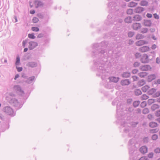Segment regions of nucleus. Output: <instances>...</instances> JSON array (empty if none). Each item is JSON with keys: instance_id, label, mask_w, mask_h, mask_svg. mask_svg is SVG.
<instances>
[{"instance_id": "1", "label": "nucleus", "mask_w": 160, "mask_h": 160, "mask_svg": "<svg viewBox=\"0 0 160 160\" xmlns=\"http://www.w3.org/2000/svg\"><path fill=\"white\" fill-rule=\"evenodd\" d=\"M108 42L103 41L100 43L94 44L92 46V57L93 58V66L92 69L97 72L96 75L101 76L102 80L105 79L106 76L107 66L106 62L109 57L107 50L103 48L107 47Z\"/></svg>"}, {"instance_id": "2", "label": "nucleus", "mask_w": 160, "mask_h": 160, "mask_svg": "<svg viewBox=\"0 0 160 160\" xmlns=\"http://www.w3.org/2000/svg\"><path fill=\"white\" fill-rule=\"evenodd\" d=\"M15 96L13 93H10L7 98L9 103L14 107L16 110H18L21 108L22 105L20 104L18 102V99L15 98Z\"/></svg>"}, {"instance_id": "3", "label": "nucleus", "mask_w": 160, "mask_h": 160, "mask_svg": "<svg viewBox=\"0 0 160 160\" xmlns=\"http://www.w3.org/2000/svg\"><path fill=\"white\" fill-rule=\"evenodd\" d=\"M49 40L50 39L48 35L42 38L41 40H38L39 46L41 48L43 49L49 42Z\"/></svg>"}, {"instance_id": "4", "label": "nucleus", "mask_w": 160, "mask_h": 160, "mask_svg": "<svg viewBox=\"0 0 160 160\" xmlns=\"http://www.w3.org/2000/svg\"><path fill=\"white\" fill-rule=\"evenodd\" d=\"M153 55L152 58H150V56H148L147 54H144L141 56L140 58V61L142 63H148L150 61H151L153 58L155 57V54L154 52H153Z\"/></svg>"}, {"instance_id": "5", "label": "nucleus", "mask_w": 160, "mask_h": 160, "mask_svg": "<svg viewBox=\"0 0 160 160\" xmlns=\"http://www.w3.org/2000/svg\"><path fill=\"white\" fill-rule=\"evenodd\" d=\"M3 111L6 113L12 116H14L15 115L13 109L10 106L5 107L3 109Z\"/></svg>"}, {"instance_id": "6", "label": "nucleus", "mask_w": 160, "mask_h": 160, "mask_svg": "<svg viewBox=\"0 0 160 160\" xmlns=\"http://www.w3.org/2000/svg\"><path fill=\"white\" fill-rule=\"evenodd\" d=\"M13 90L18 94L23 96L24 94V91L20 85H14L13 88Z\"/></svg>"}, {"instance_id": "7", "label": "nucleus", "mask_w": 160, "mask_h": 160, "mask_svg": "<svg viewBox=\"0 0 160 160\" xmlns=\"http://www.w3.org/2000/svg\"><path fill=\"white\" fill-rule=\"evenodd\" d=\"M108 19L105 22V24L108 25H110L113 23L115 24V21H113V19L111 17V15H109L107 17Z\"/></svg>"}, {"instance_id": "8", "label": "nucleus", "mask_w": 160, "mask_h": 160, "mask_svg": "<svg viewBox=\"0 0 160 160\" xmlns=\"http://www.w3.org/2000/svg\"><path fill=\"white\" fill-rule=\"evenodd\" d=\"M139 69L141 71H148L151 70L152 68L150 65H144L140 66Z\"/></svg>"}, {"instance_id": "9", "label": "nucleus", "mask_w": 160, "mask_h": 160, "mask_svg": "<svg viewBox=\"0 0 160 160\" xmlns=\"http://www.w3.org/2000/svg\"><path fill=\"white\" fill-rule=\"evenodd\" d=\"M140 23L138 22L134 23L132 25V27L135 30H138L141 28Z\"/></svg>"}, {"instance_id": "10", "label": "nucleus", "mask_w": 160, "mask_h": 160, "mask_svg": "<svg viewBox=\"0 0 160 160\" xmlns=\"http://www.w3.org/2000/svg\"><path fill=\"white\" fill-rule=\"evenodd\" d=\"M29 48L30 50H32L38 46V43H37L34 42H29Z\"/></svg>"}, {"instance_id": "11", "label": "nucleus", "mask_w": 160, "mask_h": 160, "mask_svg": "<svg viewBox=\"0 0 160 160\" xmlns=\"http://www.w3.org/2000/svg\"><path fill=\"white\" fill-rule=\"evenodd\" d=\"M148 43V42L144 40H140L136 42L135 44L136 46H140L144 44H147Z\"/></svg>"}, {"instance_id": "12", "label": "nucleus", "mask_w": 160, "mask_h": 160, "mask_svg": "<svg viewBox=\"0 0 160 160\" xmlns=\"http://www.w3.org/2000/svg\"><path fill=\"white\" fill-rule=\"evenodd\" d=\"M34 3L35 7L36 8L39 7L43 6V3L42 2L38 0H35L34 1Z\"/></svg>"}, {"instance_id": "13", "label": "nucleus", "mask_w": 160, "mask_h": 160, "mask_svg": "<svg viewBox=\"0 0 160 160\" xmlns=\"http://www.w3.org/2000/svg\"><path fill=\"white\" fill-rule=\"evenodd\" d=\"M143 24L145 26L150 27L151 25L152 22L149 20L144 19L143 21Z\"/></svg>"}, {"instance_id": "14", "label": "nucleus", "mask_w": 160, "mask_h": 160, "mask_svg": "<svg viewBox=\"0 0 160 160\" xmlns=\"http://www.w3.org/2000/svg\"><path fill=\"white\" fill-rule=\"evenodd\" d=\"M135 148V145L129 146V153L130 156L132 155V154Z\"/></svg>"}, {"instance_id": "15", "label": "nucleus", "mask_w": 160, "mask_h": 160, "mask_svg": "<svg viewBox=\"0 0 160 160\" xmlns=\"http://www.w3.org/2000/svg\"><path fill=\"white\" fill-rule=\"evenodd\" d=\"M121 83L122 86L128 85L130 83V82L129 79L122 80L121 81Z\"/></svg>"}, {"instance_id": "16", "label": "nucleus", "mask_w": 160, "mask_h": 160, "mask_svg": "<svg viewBox=\"0 0 160 160\" xmlns=\"http://www.w3.org/2000/svg\"><path fill=\"white\" fill-rule=\"evenodd\" d=\"M139 151L141 153L144 154L147 152L148 148L145 146H143L140 148Z\"/></svg>"}, {"instance_id": "17", "label": "nucleus", "mask_w": 160, "mask_h": 160, "mask_svg": "<svg viewBox=\"0 0 160 160\" xmlns=\"http://www.w3.org/2000/svg\"><path fill=\"white\" fill-rule=\"evenodd\" d=\"M38 65L37 63L34 62H29L27 64V66L32 68L36 67Z\"/></svg>"}, {"instance_id": "18", "label": "nucleus", "mask_w": 160, "mask_h": 160, "mask_svg": "<svg viewBox=\"0 0 160 160\" xmlns=\"http://www.w3.org/2000/svg\"><path fill=\"white\" fill-rule=\"evenodd\" d=\"M142 16L138 14L136 15L133 17V20L134 21H139L142 19Z\"/></svg>"}, {"instance_id": "19", "label": "nucleus", "mask_w": 160, "mask_h": 160, "mask_svg": "<svg viewBox=\"0 0 160 160\" xmlns=\"http://www.w3.org/2000/svg\"><path fill=\"white\" fill-rule=\"evenodd\" d=\"M35 76H33L31 77L28 78L25 81V82L29 84L32 83L33 82V81L35 79Z\"/></svg>"}, {"instance_id": "20", "label": "nucleus", "mask_w": 160, "mask_h": 160, "mask_svg": "<svg viewBox=\"0 0 160 160\" xmlns=\"http://www.w3.org/2000/svg\"><path fill=\"white\" fill-rule=\"evenodd\" d=\"M150 49L149 48L148 46H144L140 48V51L142 52H147Z\"/></svg>"}, {"instance_id": "21", "label": "nucleus", "mask_w": 160, "mask_h": 160, "mask_svg": "<svg viewBox=\"0 0 160 160\" xmlns=\"http://www.w3.org/2000/svg\"><path fill=\"white\" fill-rule=\"evenodd\" d=\"M110 81L114 82H117L119 80V78L115 77H112L109 78Z\"/></svg>"}, {"instance_id": "22", "label": "nucleus", "mask_w": 160, "mask_h": 160, "mask_svg": "<svg viewBox=\"0 0 160 160\" xmlns=\"http://www.w3.org/2000/svg\"><path fill=\"white\" fill-rule=\"evenodd\" d=\"M155 78L156 76L155 74L150 75L148 76L147 80L148 82H150L154 79Z\"/></svg>"}, {"instance_id": "23", "label": "nucleus", "mask_w": 160, "mask_h": 160, "mask_svg": "<svg viewBox=\"0 0 160 160\" xmlns=\"http://www.w3.org/2000/svg\"><path fill=\"white\" fill-rule=\"evenodd\" d=\"M131 75V73L129 72H123L122 75V76L123 78H129Z\"/></svg>"}, {"instance_id": "24", "label": "nucleus", "mask_w": 160, "mask_h": 160, "mask_svg": "<svg viewBox=\"0 0 160 160\" xmlns=\"http://www.w3.org/2000/svg\"><path fill=\"white\" fill-rule=\"evenodd\" d=\"M144 10V8L141 7H138L135 9L136 12L137 13H141Z\"/></svg>"}, {"instance_id": "25", "label": "nucleus", "mask_w": 160, "mask_h": 160, "mask_svg": "<svg viewBox=\"0 0 160 160\" xmlns=\"http://www.w3.org/2000/svg\"><path fill=\"white\" fill-rule=\"evenodd\" d=\"M160 107V106L159 105L154 104L152 105L151 107V109L152 111H154L156 109L159 108Z\"/></svg>"}, {"instance_id": "26", "label": "nucleus", "mask_w": 160, "mask_h": 160, "mask_svg": "<svg viewBox=\"0 0 160 160\" xmlns=\"http://www.w3.org/2000/svg\"><path fill=\"white\" fill-rule=\"evenodd\" d=\"M149 126L151 128H154L157 127L158 124L157 123L155 122H152L149 123Z\"/></svg>"}, {"instance_id": "27", "label": "nucleus", "mask_w": 160, "mask_h": 160, "mask_svg": "<svg viewBox=\"0 0 160 160\" xmlns=\"http://www.w3.org/2000/svg\"><path fill=\"white\" fill-rule=\"evenodd\" d=\"M47 36V34L45 32H43L40 33H39L38 34L37 38H44L45 37H46Z\"/></svg>"}, {"instance_id": "28", "label": "nucleus", "mask_w": 160, "mask_h": 160, "mask_svg": "<svg viewBox=\"0 0 160 160\" xmlns=\"http://www.w3.org/2000/svg\"><path fill=\"white\" fill-rule=\"evenodd\" d=\"M148 74V73L145 72H141L138 73L139 76L141 78H144Z\"/></svg>"}, {"instance_id": "29", "label": "nucleus", "mask_w": 160, "mask_h": 160, "mask_svg": "<svg viewBox=\"0 0 160 160\" xmlns=\"http://www.w3.org/2000/svg\"><path fill=\"white\" fill-rule=\"evenodd\" d=\"M156 89L155 88H152L150 89L148 91V93L149 95H152L155 92H156Z\"/></svg>"}, {"instance_id": "30", "label": "nucleus", "mask_w": 160, "mask_h": 160, "mask_svg": "<svg viewBox=\"0 0 160 160\" xmlns=\"http://www.w3.org/2000/svg\"><path fill=\"white\" fill-rule=\"evenodd\" d=\"M135 141V138H133L132 139H131L129 140L128 142V146H131L132 145H133L134 144V142Z\"/></svg>"}, {"instance_id": "31", "label": "nucleus", "mask_w": 160, "mask_h": 160, "mask_svg": "<svg viewBox=\"0 0 160 160\" xmlns=\"http://www.w3.org/2000/svg\"><path fill=\"white\" fill-rule=\"evenodd\" d=\"M135 94L136 96H139L141 95L142 92L141 90L139 89H136L134 91Z\"/></svg>"}, {"instance_id": "32", "label": "nucleus", "mask_w": 160, "mask_h": 160, "mask_svg": "<svg viewBox=\"0 0 160 160\" xmlns=\"http://www.w3.org/2000/svg\"><path fill=\"white\" fill-rule=\"evenodd\" d=\"M125 21L126 22L128 23H130L132 22V18L131 17L129 16L126 18L125 19Z\"/></svg>"}, {"instance_id": "33", "label": "nucleus", "mask_w": 160, "mask_h": 160, "mask_svg": "<svg viewBox=\"0 0 160 160\" xmlns=\"http://www.w3.org/2000/svg\"><path fill=\"white\" fill-rule=\"evenodd\" d=\"M150 87L148 85H146L142 88V90L143 92H146L149 88Z\"/></svg>"}, {"instance_id": "34", "label": "nucleus", "mask_w": 160, "mask_h": 160, "mask_svg": "<svg viewBox=\"0 0 160 160\" xmlns=\"http://www.w3.org/2000/svg\"><path fill=\"white\" fill-rule=\"evenodd\" d=\"M155 101L156 99H149L148 101V104L149 105H150L155 102Z\"/></svg>"}, {"instance_id": "35", "label": "nucleus", "mask_w": 160, "mask_h": 160, "mask_svg": "<svg viewBox=\"0 0 160 160\" xmlns=\"http://www.w3.org/2000/svg\"><path fill=\"white\" fill-rule=\"evenodd\" d=\"M140 102L139 101H134L133 103V105L135 108L137 107L140 104Z\"/></svg>"}, {"instance_id": "36", "label": "nucleus", "mask_w": 160, "mask_h": 160, "mask_svg": "<svg viewBox=\"0 0 160 160\" xmlns=\"http://www.w3.org/2000/svg\"><path fill=\"white\" fill-rule=\"evenodd\" d=\"M148 2L145 0H142L141 1L140 4L142 6H147L148 5Z\"/></svg>"}, {"instance_id": "37", "label": "nucleus", "mask_w": 160, "mask_h": 160, "mask_svg": "<svg viewBox=\"0 0 160 160\" xmlns=\"http://www.w3.org/2000/svg\"><path fill=\"white\" fill-rule=\"evenodd\" d=\"M137 4V3L134 2H131L129 3L128 6L130 7H134L136 6Z\"/></svg>"}, {"instance_id": "38", "label": "nucleus", "mask_w": 160, "mask_h": 160, "mask_svg": "<svg viewBox=\"0 0 160 160\" xmlns=\"http://www.w3.org/2000/svg\"><path fill=\"white\" fill-rule=\"evenodd\" d=\"M20 62V58L19 56H17L16 58L15 65L17 66L19 65Z\"/></svg>"}, {"instance_id": "39", "label": "nucleus", "mask_w": 160, "mask_h": 160, "mask_svg": "<svg viewBox=\"0 0 160 160\" xmlns=\"http://www.w3.org/2000/svg\"><path fill=\"white\" fill-rule=\"evenodd\" d=\"M145 83V81L143 79L140 80L138 82V84L141 86H142Z\"/></svg>"}, {"instance_id": "40", "label": "nucleus", "mask_w": 160, "mask_h": 160, "mask_svg": "<svg viewBox=\"0 0 160 160\" xmlns=\"http://www.w3.org/2000/svg\"><path fill=\"white\" fill-rule=\"evenodd\" d=\"M158 130L159 129L158 128L150 129L149 130V132L151 133H156L158 132Z\"/></svg>"}, {"instance_id": "41", "label": "nucleus", "mask_w": 160, "mask_h": 160, "mask_svg": "<svg viewBox=\"0 0 160 160\" xmlns=\"http://www.w3.org/2000/svg\"><path fill=\"white\" fill-rule=\"evenodd\" d=\"M149 98V97L148 96L146 95L145 94H143L142 95L141 97V100H146Z\"/></svg>"}, {"instance_id": "42", "label": "nucleus", "mask_w": 160, "mask_h": 160, "mask_svg": "<svg viewBox=\"0 0 160 160\" xmlns=\"http://www.w3.org/2000/svg\"><path fill=\"white\" fill-rule=\"evenodd\" d=\"M149 112V109L147 108H146L143 110L142 112L143 114H146L148 113Z\"/></svg>"}, {"instance_id": "43", "label": "nucleus", "mask_w": 160, "mask_h": 160, "mask_svg": "<svg viewBox=\"0 0 160 160\" xmlns=\"http://www.w3.org/2000/svg\"><path fill=\"white\" fill-rule=\"evenodd\" d=\"M160 96V92L158 91L152 95V97L154 98L158 97Z\"/></svg>"}, {"instance_id": "44", "label": "nucleus", "mask_w": 160, "mask_h": 160, "mask_svg": "<svg viewBox=\"0 0 160 160\" xmlns=\"http://www.w3.org/2000/svg\"><path fill=\"white\" fill-rule=\"evenodd\" d=\"M143 142L147 143L149 142V138L148 137H144L142 140Z\"/></svg>"}, {"instance_id": "45", "label": "nucleus", "mask_w": 160, "mask_h": 160, "mask_svg": "<svg viewBox=\"0 0 160 160\" xmlns=\"http://www.w3.org/2000/svg\"><path fill=\"white\" fill-rule=\"evenodd\" d=\"M158 135L154 134L152 136L151 138L153 140H156L158 138Z\"/></svg>"}, {"instance_id": "46", "label": "nucleus", "mask_w": 160, "mask_h": 160, "mask_svg": "<svg viewBox=\"0 0 160 160\" xmlns=\"http://www.w3.org/2000/svg\"><path fill=\"white\" fill-rule=\"evenodd\" d=\"M135 34V32H134L130 31L128 33V37L129 38H132Z\"/></svg>"}, {"instance_id": "47", "label": "nucleus", "mask_w": 160, "mask_h": 160, "mask_svg": "<svg viewBox=\"0 0 160 160\" xmlns=\"http://www.w3.org/2000/svg\"><path fill=\"white\" fill-rule=\"evenodd\" d=\"M140 62H135L134 63L133 66L134 68H136L139 67L140 66Z\"/></svg>"}, {"instance_id": "48", "label": "nucleus", "mask_w": 160, "mask_h": 160, "mask_svg": "<svg viewBox=\"0 0 160 160\" xmlns=\"http://www.w3.org/2000/svg\"><path fill=\"white\" fill-rule=\"evenodd\" d=\"M148 31V28H142L141 31V33H146Z\"/></svg>"}, {"instance_id": "49", "label": "nucleus", "mask_w": 160, "mask_h": 160, "mask_svg": "<svg viewBox=\"0 0 160 160\" xmlns=\"http://www.w3.org/2000/svg\"><path fill=\"white\" fill-rule=\"evenodd\" d=\"M147 105V103L146 101L142 102L140 104V107L142 108L145 107Z\"/></svg>"}, {"instance_id": "50", "label": "nucleus", "mask_w": 160, "mask_h": 160, "mask_svg": "<svg viewBox=\"0 0 160 160\" xmlns=\"http://www.w3.org/2000/svg\"><path fill=\"white\" fill-rule=\"evenodd\" d=\"M28 38L31 39H34L35 38V37L33 33L29 34L28 35Z\"/></svg>"}, {"instance_id": "51", "label": "nucleus", "mask_w": 160, "mask_h": 160, "mask_svg": "<svg viewBox=\"0 0 160 160\" xmlns=\"http://www.w3.org/2000/svg\"><path fill=\"white\" fill-rule=\"evenodd\" d=\"M32 30L33 31L38 32L39 30V29L38 27H33L32 28Z\"/></svg>"}, {"instance_id": "52", "label": "nucleus", "mask_w": 160, "mask_h": 160, "mask_svg": "<svg viewBox=\"0 0 160 160\" xmlns=\"http://www.w3.org/2000/svg\"><path fill=\"white\" fill-rule=\"evenodd\" d=\"M142 36L141 34H138L136 37V38L137 40L142 39Z\"/></svg>"}, {"instance_id": "53", "label": "nucleus", "mask_w": 160, "mask_h": 160, "mask_svg": "<svg viewBox=\"0 0 160 160\" xmlns=\"http://www.w3.org/2000/svg\"><path fill=\"white\" fill-rule=\"evenodd\" d=\"M127 13L128 14L131 15L133 13V10L132 9H129L127 10Z\"/></svg>"}, {"instance_id": "54", "label": "nucleus", "mask_w": 160, "mask_h": 160, "mask_svg": "<svg viewBox=\"0 0 160 160\" xmlns=\"http://www.w3.org/2000/svg\"><path fill=\"white\" fill-rule=\"evenodd\" d=\"M135 58H138L141 57V54L140 53L137 52L135 54Z\"/></svg>"}, {"instance_id": "55", "label": "nucleus", "mask_w": 160, "mask_h": 160, "mask_svg": "<svg viewBox=\"0 0 160 160\" xmlns=\"http://www.w3.org/2000/svg\"><path fill=\"white\" fill-rule=\"evenodd\" d=\"M153 118V116L151 114H148V118L149 120H152Z\"/></svg>"}, {"instance_id": "56", "label": "nucleus", "mask_w": 160, "mask_h": 160, "mask_svg": "<svg viewBox=\"0 0 160 160\" xmlns=\"http://www.w3.org/2000/svg\"><path fill=\"white\" fill-rule=\"evenodd\" d=\"M38 21V19L36 17H34L32 19V21L34 23H37Z\"/></svg>"}, {"instance_id": "57", "label": "nucleus", "mask_w": 160, "mask_h": 160, "mask_svg": "<svg viewBox=\"0 0 160 160\" xmlns=\"http://www.w3.org/2000/svg\"><path fill=\"white\" fill-rule=\"evenodd\" d=\"M126 122L125 121V119H122L121 122V126H123V127H125V125L126 124Z\"/></svg>"}, {"instance_id": "58", "label": "nucleus", "mask_w": 160, "mask_h": 160, "mask_svg": "<svg viewBox=\"0 0 160 160\" xmlns=\"http://www.w3.org/2000/svg\"><path fill=\"white\" fill-rule=\"evenodd\" d=\"M121 106V104H119V105H118V104H117V113H118V112L121 109L120 108Z\"/></svg>"}, {"instance_id": "59", "label": "nucleus", "mask_w": 160, "mask_h": 160, "mask_svg": "<svg viewBox=\"0 0 160 160\" xmlns=\"http://www.w3.org/2000/svg\"><path fill=\"white\" fill-rule=\"evenodd\" d=\"M28 40L26 39L25 40H24L22 42V46L23 48H24L25 47V45L28 42Z\"/></svg>"}, {"instance_id": "60", "label": "nucleus", "mask_w": 160, "mask_h": 160, "mask_svg": "<svg viewBox=\"0 0 160 160\" xmlns=\"http://www.w3.org/2000/svg\"><path fill=\"white\" fill-rule=\"evenodd\" d=\"M154 152L156 153H160V148H156L154 150Z\"/></svg>"}, {"instance_id": "61", "label": "nucleus", "mask_w": 160, "mask_h": 160, "mask_svg": "<svg viewBox=\"0 0 160 160\" xmlns=\"http://www.w3.org/2000/svg\"><path fill=\"white\" fill-rule=\"evenodd\" d=\"M16 68L18 72H20L22 70V67H18L17 66L16 67Z\"/></svg>"}, {"instance_id": "62", "label": "nucleus", "mask_w": 160, "mask_h": 160, "mask_svg": "<svg viewBox=\"0 0 160 160\" xmlns=\"http://www.w3.org/2000/svg\"><path fill=\"white\" fill-rule=\"evenodd\" d=\"M132 78L133 79V81H137L138 79V78L136 76H134L132 77Z\"/></svg>"}, {"instance_id": "63", "label": "nucleus", "mask_w": 160, "mask_h": 160, "mask_svg": "<svg viewBox=\"0 0 160 160\" xmlns=\"http://www.w3.org/2000/svg\"><path fill=\"white\" fill-rule=\"evenodd\" d=\"M155 115L157 117H160V110L156 112Z\"/></svg>"}, {"instance_id": "64", "label": "nucleus", "mask_w": 160, "mask_h": 160, "mask_svg": "<svg viewBox=\"0 0 160 160\" xmlns=\"http://www.w3.org/2000/svg\"><path fill=\"white\" fill-rule=\"evenodd\" d=\"M148 158L146 157H142L139 160H148Z\"/></svg>"}]
</instances>
